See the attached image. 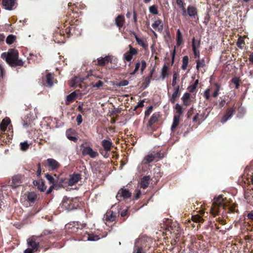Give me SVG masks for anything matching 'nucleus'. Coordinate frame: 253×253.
I'll list each match as a JSON object with an SVG mask.
<instances>
[{"label": "nucleus", "mask_w": 253, "mask_h": 253, "mask_svg": "<svg viewBox=\"0 0 253 253\" xmlns=\"http://www.w3.org/2000/svg\"><path fill=\"white\" fill-rule=\"evenodd\" d=\"M18 51L14 49H10L7 52H3L1 55V57L5 59L11 67L23 66L24 62L21 59H18Z\"/></svg>", "instance_id": "obj_1"}, {"label": "nucleus", "mask_w": 253, "mask_h": 253, "mask_svg": "<svg viewBox=\"0 0 253 253\" xmlns=\"http://www.w3.org/2000/svg\"><path fill=\"white\" fill-rule=\"evenodd\" d=\"M226 206L224 203V199L222 196H219L214 198L212 206L211 208L210 212L213 215H216L219 212V207H225Z\"/></svg>", "instance_id": "obj_2"}, {"label": "nucleus", "mask_w": 253, "mask_h": 253, "mask_svg": "<svg viewBox=\"0 0 253 253\" xmlns=\"http://www.w3.org/2000/svg\"><path fill=\"white\" fill-rule=\"evenodd\" d=\"M27 179L23 175L18 174L13 176L12 178V186L17 187L23 183L27 182Z\"/></svg>", "instance_id": "obj_3"}, {"label": "nucleus", "mask_w": 253, "mask_h": 253, "mask_svg": "<svg viewBox=\"0 0 253 253\" xmlns=\"http://www.w3.org/2000/svg\"><path fill=\"white\" fill-rule=\"evenodd\" d=\"M129 50L124 54V57L126 61H130L133 55H136L138 53V50L133 48L131 45L128 46Z\"/></svg>", "instance_id": "obj_4"}, {"label": "nucleus", "mask_w": 253, "mask_h": 253, "mask_svg": "<svg viewBox=\"0 0 253 253\" xmlns=\"http://www.w3.org/2000/svg\"><path fill=\"white\" fill-rule=\"evenodd\" d=\"M131 196V193L126 189L122 188L119 190L117 195L116 198L118 200H121L123 199H126L129 198Z\"/></svg>", "instance_id": "obj_5"}, {"label": "nucleus", "mask_w": 253, "mask_h": 253, "mask_svg": "<svg viewBox=\"0 0 253 253\" xmlns=\"http://www.w3.org/2000/svg\"><path fill=\"white\" fill-rule=\"evenodd\" d=\"M82 154L83 155H88L91 158H95L98 156L97 152L94 151L90 147H84L82 149Z\"/></svg>", "instance_id": "obj_6"}, {"label": "nucleus", "mask_w": 253, "mask_h": 253, "mask_svg": "<svg viewBox=\"0 0 253 253\" xmlns=\"http://www.w3.org/2000/svg\"><path fill=\"white\" fill-rule=\"evenodd\" d=\"M160 154L158 153L152 152L148 154L144 158L142 162L144 164H148L153 162L155 159L158 157Z\"/></svg>", "instance_id": "obj_7"}, {"label": "nucleus", "mask_w": 253, "mask_h": 253, "mask_svg": "<svg viewBox=\"0 0 253 253\" xmlns=\"http://www.w3.org/2000/svg\"><path fill=\"white\" fill-rule=\"evenodd\" d=\"M132 34L134 35V38L137 42V43L144 49L147 48L148 44L146 39L145 38H139L134 32H132Z\"/></svg>", "instance_id": "obj_8"}, {"label": "nucleus", "mask_w": 253, "mask_h": 253, "mask_svg": "<svg viewBox=\"0 0 253 253\" xmlns=\"http://www.w3.org/2000/svg\"><path fill=\"white\" fill-rule=\"evenodd\" d=\"M27 244L28 247H31L36 251L38 250L39 243L36 241L35 237H32L27 240Z\"/></svg>", "instance_id": "obj_9"}, {"label": "nucleus", "mask_w": 253, "mask_h": 253, "mask_svg": "<svg viewBox=\"0 0 253 253\" xmlns=\"http://www.w3.org/2000/svg\"><path fill=\"white\" fill-rule=\"evenodd\" d=\"M84 80V78L75 77L69 81V84L71 87L80 86L81 83L83 82Z\"/></svg>", "instance_id": "obj_10"}, {"label": "nucleus", "mask_w": 253, "mask_h": 253, "mask_svg": "<svg viewBox=\"0 0 253 253\" xmlns=\"http://www.w3.org/2000/svg\"><path fill=\"white\" fill-rule=\"evenodd\" d=\"M112 56L111 55L106 56L104 58H98L97 65L98 66H103L111 62Z\"/></svg>", "instance_id": "obj_11"}, {"label": "nucleus", "mask_w": 253, "mask_h": 253, "mask_svg": "<svg viewBox=\"0 0 253 253\" xmlns=\"http://www.w3.org/2000/svg\"><path fill=\"white\" fill-rule=\"evenodd\" d=\"M81 179V175L78 173H74L70 175L68 181L69 186H73L76 184Z\"/></svg>", "instance_id": "obj_12"}, {"label": "nucleus", "mask_w": 253, "mask_h": 253, "mask_svg": "<svg viewBox=\"0 0 253 253\" xmlns=\"http://www.w3.org/2000/svg\"><path fill=\"white\" fill-rule=\"evenodd\" d=\"M152 27L156 31L161 32L163 30V23L160 19L154 21L152 25Z\"/></svg>", "instance_id": "obj_13"}, {"label": "nucleus", "mask_w": 253, "mask_h": 253, "mask_svg": "<svg viewBox=\"0 0 253 253\" xmlns=\"http://www.w3.org/2000/svg\"><path fill=\"white\" fill-rule=\"evenodd\" d=\"M2 4L5 9L11 10L15 4V0H2Z\"/></svg>", "instance_id": "obj_14"}, {"label": "nucleus", "mask_w": 253, "mask_h": 253, "mask_svg": "<svg viewBox=\"0 0 253 253\" xmlns=\"http://www.w3.org/2000/svg\"><path fill=\"white\" fill-rule=\"evenodd\" d=\"M46 161L48 167L52 169H56L60 166L59 163L53 159H48Z\"/></svg>", "instance_id": "obj_15"}, {"label": "nucleus", "mask_w": 253, "mask_h": 253, "mask_svg": "<svg viewBox=\"0 0 253 253\" xmlns=\"http://www.w3.org/2000/svg\"><path fill=\"white\" fill-rule=\"evenodd\" d=\"M173 92L171 95L170 100L172 103H174L176 99L179 96V95L180 94L179 85H177V86L173 87Z\"/></svg>", "instance_id": "obj_16"}, {"label": "nucleus", "mask_w": 253, "mask_h": 253, "mask_svg": "<svg viewBox=\"0 0 253 253\" xmlns=\"http://www.w3.org/2000/svg\"><path fill=\"white\" fill-rule=\"evenodd\" d=\"M101 144L106 151H109L111 150V147L112 146V142L110 139H104L101 142Z\"/></svg>", "instance_id": "obj_17"}, {"label": "nucleus", "mask_w": 253, "mask_h": 253, "mask_svg": "<svg viewBox=\"0 0 253 253\" xmlns=\"http://www.w3.org/2000/svg\"><path fill=\"white\" fill-rule=\"evenodd\" d=\"M125 21L124 16L122 15H119L115 18V25L120 28L123 26Z\"/></svg>", "instance_id": "obj_18"}, {"label": "nucleus", "mask_w": 253, "mask_h": 253, "mask_svg": "<svg viewBox=\"0 0 253 253\" xmlns=\"http://www.w3.org/2000/svg\"><path fill=\"white\" fill-rule=\"evenodd\" d=\"M75 131L72 129H68L66 132V135L67 137L70 140L73 141H76L77 138L74 136Z\"/></svg>", "instance_id": "obj_19"}, {"label": "nucleus", "mask_w": 253, "mask_h": 253, "mask_svg": "<svg viewBox=\"0 0 253 253\" xmlns=\"http://www.w3.org/2000/svg\"><path fill=\"white\" fill-rule=\"evenodd\" d=\"M10 120L9 118L6 117L2 120L0 125V129L1 131H4L7 128L8 125L10 123Z\"/></svg>", "instance_id": "obj_20"}, {"label": "nucleus", "mask_w": 253, "mask_h": 253, "mask_svg": "<svg viewBox=\"0 0 253 253\" xmlns=\"http://www.w3.org/2000/svg\"><path fill=\"white\" fill-rule=\"evenodd\" d=\"M234 110L233 109L231 108L229 109L226 112V114L224 116L222 119L221 121L222 123H224L227 120H228L232 116Z\"/></svg>", "instance_id": "obj_21"}, {"label": "nucleus", "mask_w": 253, "mask_h": 253, "mask_svg": "<svg viewBox=\"0 0 253 253\" xmlns=\"http://www.w3.org/2000/svg\"><path fill=\"white\" fill-rule=\"evenodd\" d=\"M187 10L188 15L191 17H194L197 14V8L193 6H189Z\"/></svg>", "instance_id": "obj_22"}, {"label": "nucleus", "mask_w": 253, "mask_h": 253, "mask_svg": "<svg viewBox=\"0 0 253 253\" xmlns=\"http://www.w3.org/2000/svg\"><path fill=\"white\" fill-rule=\"evenodd\" d=\"M150 177L145 176H144L140 182V186L141 188L145 189L147 188L149 184Z\"/></svg>", "instance_id": "obj_23"}, {"label": "nucleus", "mask_w": 253, "mask_h": 253, "mask_svg": "<svg viewBox=\"0 0 253 253\" xmlns=\"http://www.w3.org/2000/svg\"><path fill=\"white\" fill-rule=\"evenodd\" d=\"M180 116L179 115H174L173 121L172 124L171 129L173 131L179 124Z\"/></svg>", "instance_id": "obj_24"}, {"label": "nucleus", "mask_w": 253, "mask_h": 253, "mask_svg": "<svg viewBox=\"0 0 253 253\" xmlns=\"http://www.w3.org/2000/svg\"><path fill=\"white\" fill-rule=\"evenodd\" d=\"M190 94L187 92L185 93L181 98L183 104L186 106H187L190 104Z\"/></svg>", "instance_id": "obj_25"}, {"label": "nucleus", "mask_w": 253, "mask_h": 253, "mask_svg": "<svg viewBox=\"0 0 253 253\" xmlns=\"http://www.w3.org/2000/svg\"><path fill=\"white\" fill-rule=\"evenodd\" d=\"M36 198L37 195L34 192H29L27 194V200L31 203H34Z\"/></svg>", "instance_id": "obj_26"}, {"label": "nucleus", "mask_w": 253, "mask_h": 253, "mask_svg": "<svg viewBox=\"0 0 253 253\" xmlns=\"http://www.w3.org/2000/svg\"><path fill=\"white\" fill-rule=\"evenodd\" d=\"M169 75V69L168 67L166 65H164L162 69L161 78L164 79L166 77Z\"/></svg>", "instance_id": "obj_27"}, {"label": "nucleus", "mask_w": 253, "mask_h": 253, "mask_svg": "<svg viewBox=\"0 0 253 253\" xmlns=\"http://www.w3.org/2000/svg\"><path fill=\"white\" fill-rule=\"evenodd\" d=\"M159 117V115L158 114L155 113L153 114L149 121V126H151L153 124L156 123L158 121Z\"/></svg>", "instance_id": "obj_28"}, {"label": "nucleus", "mask_w": 253, "mask_h": 253, "mask_svg": "<svg viewBox=\"0 0 253 253\" xmlns=\"http://www.w3.org/2000/svg\"><path fill=\"white\" fill-rule=\"evenodd\" d=\"M177 45L179 46L182 43V36L179 29H178L176 33Z\"/></svg>", "instance_id": "obj_29"}, {"label": "nucleus", "mask_w": 253, "mask_h": 253, "mask_svg": "<svg viewBox=\"0 0 253 253\" xmlns=\"http://www.w3.org/2000/svg\"><path fill=\"white\" fill-rule=\"evenodd\" d=\"M196 69L199 70L200 68H203L205 66V61L204 59H198L196 60Z\"/></svg>", "instance_id": "obj_30"}, {"label": "nucleus", "mask_w": 253, "mask_h": 253, "mask_svg": "<svg viewBox=\"0 0 253 253\" xmlns=\"http://www.w3.org/2000/svg\"><path fill=\"white\" fill-rule=\"evenodd\" d=\"M200 45V41L196 40L195 38L192 39V50L198 49Z\"/></svg>", "instance_id": "obj_31"}, {"label": "nucleus", "mask_w": 253, "mask_h": 253, "mask_svg": "<svg viewBox=\"0 0 253 253\" xmlns=\"http://www.w3.org/2000/svg\"><path fill=\"white\" fill-rule=\"evenodd\" d=\"M36 184L38 186V189L42 192L46 190V186L44 184V182L43 181H39V182H36Z\"/></svg>", "instance_id": "obj_32"}, {"label": "nucleus", "mask_w": 253, "mask_h": 253, "mask_svg": "<svg viewBox=\"0 0 253 253\" xmlns=\"http://www.w3.org/2000/svg\"><path fill=\"white\" fill-rule=\"evenodd\" d=\"M189 63V58L187 56H184L182 59V65L181 68L183 70H185L187 68V65Z\"/></svg>", "instance_id": "obj_33"}, {"label": "nucleus", "mask_w": 253, "mask_h": 253, "mask_svg": "<svg viewBox=\"0 0 253 253\" xmlns=\"http://www.w3.org/2000/svg\"><path fill=\"white\" fill-rule=\"evenodd\" d=\"M76 93L75 92H73L72 93H70L67 96L66 100L69 102H71L73 101L76 97Z\"/></svg>", "instance_id": "obj_34"}, {"label": "nucleus", "mask_w": 253, "mask_h": 253, "mask_svg": "<svg viewBox=\"0 0 253 253\" xmlns=\"http://www.w3.org/2000/svg\"><path fill=\"white\" fill-rule=\"evenodd\" d=\"M46 82L49 86H51L53 85L52 80L53 77L50 73L48 74L46 76Z\"/></svg>", "instance_id": "obj_35"}, {"label": "nucleus", "mask_w": 253, "mask_h": 253, "mask_svg": "<svg viewBox=\"0 0 253 253\" xmlns=\"http://www.w3.org/2000/svg\"><path fill=\"white\" fill-rule=\"evenodd\" d=\"M192 219L195 222H203L204 221V219L199 215H193Z\"/></svg>", "instance_id": "obj_36"}, {"label": "nucleus", "mask_w": 253, "mask_h": 253, "mask_svg": "<svg viewBox=\"0 0 253 253\" xmlns=\"http://www.w3.org/2000/svg\"><path fill=\"white\" fill-rule=\"evenodd\" d=\"M45 176L50 184H51V185H55V181L54 178L51 175L46 173L45 174Z\"/></svg>", "instance_id": "obj_37"}, {"label": "nucleus", "mask_w": 253, "mask_h": 253, "mask_svg": "<svg viewBox=\"0 0 253 253\" xmlns=\"http://www.w3.org/2000/svg\"><path fill=\"white\" fill-rule=\"evenodd\" d=\"M175 109L176 110L177 113H178V115H179L180 116V115H182L183 113V108L179 104L177 103L176 104L175 106Z\"/></svg>", "instance_id": "obj_38"}, {"label": "nucleus", "mask_w": 253, "mask_h": 253, "mask_svg": "<svg viewBox=\"0 0 253 253\" xmlns=\"http://www.w3.org/2000/svg\"><path fill=\"white\" fill-rule=\"evenodd\" d=\"M15 40V36L13 35H9L6 39V42L7 44H11L13 43Z\"/></svg>", "instance_id": "obj_39"}, {"label": "nucleus", "mask_w": 253, "mask_h": 253, "mask_svg": "<svg viewBox=\"0 0 253 253\" xmlns=\"http://www.w3.org/2000/svg\"><path fill=\"white\" fill-rule=\"evenodd\" d=\"M178 77V75L177 73H174L173 75V79L172 82V85L173 87L177 86V79Z\"/></svg>", "instance_id": "obj_40"}, {"label": "nucleus", "mask_w": 253, "mask_h": 253, "mask_svg": "<svg viewBox=\"0 0 253 253\" xmlns=\"http://www.w3.org/2000/svg\"><path fill=\"white\" fill-rule=\"evenodd\" d=\"M149 11L150 13L156 15L158 14V9L155 5H152L149 7Z\"/></svg>", "instance_id": "obj_41"}, {"label": "nucleus", "mask_w": 253, "mask_h": 253, "mask_svg": "<svg viewBox=\"0 0 253 253\" xmlns=\"http://www.w3.org/2000/svg\"><path fill=\"white\" fill-rule=\"evenodd\" d=\"M103 84V83L101 81H98L96 84L91 83L90 85L94 88H99L102 86Z\"/></svg>", "instance_id": "obj_42"}, {"label": "nucleus", "mask_w": 253, "mask_h": 253, "mask_svg": "<svg viewBox=\"0 0 253 253\" xmlns=\"http://www.w3.org/2000/svg\"><path fill=\"white\" fill-rule=\"evenodd\" d=\"M21 149L23 151L26 150L29 147V144L27 142L25 141L24 142H22L20 144Z\"/></svg>", "instance_id": "obj_43"}, {"label": "nucleus", "mask_w": 253, "mask_h": 253, "mask_svg": "<svg viewBox=\"0 0 253 253\" xmlns=\"http://www.w3.org/2000/svg\"><path fill=\"white\" fill-rule=\"evenodd\" d=\"M141 64V74H142L143 73L144 70L146 67V63L145 60H142L141 61V63H140Z\"/></svg>", "instance_id": "obj_44"}, {"label": "nucleus", "mask_w": 253, "mask_h": 253, "mask_svg": "<svg viewBox=\"0 0 253 253\" xmlns=\"http://www.w3.org/2000/svg\"><path fill=\"white\" fill-rule=\"evenodd\" d=\"M215 85L216 86V89L214 91V93H213V96L214 97H216L218 95V92L220 90V85L218 84H215Z\"/></svg>", "instance_id": "obj_45"}, {"label": "nucleus", "mask_w": 253, "mask_h": 253, "mask_svg": "<svg viewBox=\"0 0 253 253\" xmlns=\"http://www.w3.org/2000/svg\"><path fill=\"white\" fill-rule=\"evenodd\" d=\"M140 62H137L135 64V69H134V71L130 73V75H134L138 70V69L140 67Z\"/></svg>", "instance_id": "obj_46"}, {"label": "nucleus", "mask_w": 253, "mask_h": 253, "mask_svg": "<svg viewBox=\"0 0 253 253\" xmlns=\"http://www.w3.org/2000/svg\"><path fill=\"white\" fill-rule=\"evenodd\" d=\"M210 89L207 88L204 92V96L207 100H209L210 98Z\"/></svg>", "instance_id": "obj_47"}, {"label": "nucleus", "mask_w": 253, "mask_h": 253, "mask_svg": "<svg viewBox=\"0 0 253 253\" xmlns=\"http://www.w3.org/2000/svg\"><path fill=\"white\" fill-rule=\"evenodd\" d=\"M152 110H153L152 106H149V107H148L145 112V116H148L152 113Z\"/></svg>", "instance_id": "obj_48"}, {"label": "nucleus", "mask_w": 253, "mask_h": 253, "mask_svg": "<svg viewBox=\"0 0 253 253\" xmlns=\"http://www.w3.org/2000/svg\"><path fill=\"white\" fill-rule=\"evenodd\" d=\"M134 253H145L141 247H136L134 249Z\"/></svg>", "instance_id": "obj_49"}, {"label": "nucleus", "mask_w": 253, "mask_h": 253, "mask_svg": "<svg viewBox=\"0 0 253 253\" xmlns=\"http://www.w3.org/2000/svg\"><path fill=\"white\" fill-rule=\"evenodd\" d=\"M128 84V82L126 80H124L123 81L120 82L118 84V86H126Z\"/></svg>", "instance_id": "obj_50"}, {"label": "nucleus", "mask_w": 253, "mask_h": 253, "mask_svg": "<svg viewBox=\"0 0 253 253\" xmlns=\"http://www.w3.org/2000/svg\"><path fill=\"white\" fill-rule=\"evenodd\" d=\"M76 121H77V124L78 125H80L82 122V115H80V114H79L77 117V119H76Z\"/></svg>", "instance_id": "obj_51"}, {"label": "nucleus", "mask_w": 253, "mask_h": 253, "mask_svg": "<svg viewBox=\"0 0 253 253\" xmlns=\"http://www.w3.org/2000/svg\"><path fill=\"white\" fill-rule=\"evenodd\" d=\"M196 88V87L195 86V85L191 84L188 87L187 89L189 91L192 92L195 90Z\"/></svg>", "instance_id": "obj_52"}, {"label": "nucleus", "mask_w": 253, "mask_h": 253, "mask_svg": "<svg viewBox=\"0 0 253 253\" xmlns=\"http://www.w3.org/2000/svg\"><path fill=\"white\" fill-rule=\"evenodd\" d=\"M232 82L236 84V87L237 88L239 85V80L238 78H234L232 80Z\"/></svg>", "instance_id": "obj_53"}, {"label": "nucleus", "mask_w": 253, "mask_h": 253, "mask_svg": "<svg viewBox=\"0 0 253 253\" xmlns=\"http://www.w3.org/2000/svg\"><path fill=\"white\" fill-rule=\"evenodd\" d=\"M151 78H152L151 75H150L149 76H148L145 78V82H146V85L145 86V87H146L149 84L150 80Z\"/></svg>", "instance_id": "obj_54"}, {"label": "nucleus", "mask_w": 253, "mask_h": 253, "mask_svg": "<svg viewBox=\"0 0 253 253\" xmlns=\"http://www.w3.org/2000/svg\"><path fill=\"white\" fill-rule=\"evenodd\" d=\"M41 172H42V169H41V164H38V170H37V175L38 176H40V175L41 174Z\"/></svg>", "instance_id": "obj_55"}, {"label": "nucleus", "mask_w": 253, "mask_h": 253, "mask_svg": "<svg viewBox=\"0 0 253 253\" xmlns=\"http://www.w3.org/2000/svg\"><path fill=\"white\" fill-rule=\"evenodd\" d=\"M193 52H194V54L195 57V58H197V57L199 58V56H200V51L198 50V49L193 50Z\"/></svg>", "instance_id": "obj_56"}, {"label": "nucleus", "mask_w": 253, "mask_h": 253, "mask_svg": "<svg viewBox=\"0 0 253 253\" xmlns=\"http://www.w3.org/2000/svg\"><path fill=\"white\" fill-rule=\"evenodd\" d=\"M34 251H36L34 250V249L32 248H28L25 250L24 253H33V252Z\"/></svg>", "instance_id": "obj_57"}, {"label": "nucleus", "mask_w": 253, "mask_h": 253, "mask_svg": "<svg viewBox=\"0 0 253 253\" xmlns=\"http://www.w3.org/2000/svg\"><path fill=\"white\" fill-rule=\"evenodd\" d=\"M55 188V185H51L50 186V187H49V188L48 189V190H47V194H49L51 192V191H52V190L53 189Z\"/></svg>", "instance_id": "obj_58"}, {"label": "nucleus", "mask_w": 253, "mask_h": 253, "mask_svg": "<svg viewBox=\"0 0 253 253\" xmlns=\"http://www.w3.org/2000/svg\"><path fill=\"white\" fill-rule=\"evenodd\" d=\"M176 3L177 5L179 6L180 7L184 5V3L182 0H176Z\"/></svg>", "instance_id": "obj_59"}, {"label": "nucleus", "mask_w": 253, "mask_h": 253, "mask_svg": "<svg viewBox=\"0 0 253 253\" xmlns=\"http://www.w3.org/2000/svg\"><path fill=\"white\" fill-rule=\"evenodd\" d=\"M199 114L197 113L196 115L194 117L193 121L194 122H197V121L199 120Z\"/></svg>", "instance_id": "obj_60"}, {"label": "nucleus", "mask_w": 253, "mask_h": 253, "mask_svg": "<svg viewBox=\"0 0 253 253\" xmlns=\"http://www.w3.org/2000/svg\"><path fill=\"white\" fill-rule=\"evenodd\" d=\"M144 100H141L137 105V106H136V107H142L143 106H144Z\"/></svg>", "instance_id": "obj_61"}, {"label": "nucleus", "mask_w": 253, "mask_h": 253, "mask_svg": "<svg viewBox=\"0 0 253 253\" xmlns=\"http://www.w3.org/2000/svg\"><path fill=\"white\" fill-rule=\"evenodd\" d=\"M248 217L249 219L253 221V212H251L248 214Z\"/></svg>", "instance_id": "obj_62"}, {"label": "nucleus", "mask_w": 253, "mask_h": 253, "mask_svg": "<svg viewBox=\"0 0 253 253\" xmlns=\"http://www.w3.org/2000/svg\"><path fill=\"white\" fill-rule=\"evenodd\" d=\"M127 211L126 210H123L121 212V215L123 217L125 216L127 214Z\"/></svg>", "instance_id": "obj_63"}, {"label": "nucleus", "mask_w": 253, "mask_h": 253, "mask_svg": "<svg viewBox=\"0 0 253 253\" xmlns=\"http://www.w3.org/2000/svg\"><path fill=\"white\" fill-rule=\"evenodd\" d=\"M87 78H89V80L90 81H94L95 78H99V77H95V76H92V75H91V76H87Z\"/></svg>", "instance_id": "obj_64"}]
</instances>
